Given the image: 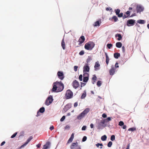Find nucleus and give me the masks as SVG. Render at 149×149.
<instances>
[{
  "mask_svg": "<svg viewBox=\"0 0 149 149\" xmlns=\"http://www.w3.org/2000/svg\"><path fill=\"white\" fill-rule=\"evenodd\" d=\"M129 143L127 144L126 149H130V144L131 143L130 141L129 142Z\"/></svg>",
  "mask_w": 149,
  "mask_h": 149,
  "instance_id": "obj_62",
  "label": "nucleus"
},
{
  "mask_svg": "<svg viewBox=\"0 0 149 149\" xmlns=\"http://www.w3.org/2000/svg\"><path fill=\"white\" fill-rule=\"evenodd\" d=\"M78 66L77 65H74V71L75 72H77L78 70Z\"/></svg>",
  "mask_w": 149,
  "mask_h": 149,
  "instance_id": "obj_56",
  "label": "nucleus"
},
{
  "mask_svg": "<svg viewBox=\"0 0 149 149\" xmlns=\"http://www.w3.org/2000/svg\"><path fill=\"white\" fill-rule=\"evenodd\" d=\"M114 12L116 13V15H117L120 13V10L119 8L116 9L114 10Z\"/></svg>",
  "mask_w": 149,
  "mask_h": 149,
  "instance_id": "obj_35",
  "label": "nucleus"
},
{
  "mask_svg": "<svg viewBox=\"0 0 149 149\" xmlns=\"http://www.w3.org/2000/svg\"><path fill=\"white\" fill-rule=\"evenodd\" d=\"M51 146V142L49 141H47L43 145L42 149H48L50 148Z\"/></svg>",
  "mask_w": 149,
  "mask_h": 149,
  "instance_id": "obj_15",
  "label": "nucleus"
},
{
  "mask_svg": "<svg viewBox=\"0 0 149 149\" xmlns=\"http://www.w3.org/2000/svg\"><path fill=\"white\" fill-rule=\"evenodd\" d=\"M84 116H85L83 115V114L81 113L77 116L76 120L78 119V120H81Z\"/></svg>",
  "mask_w": 149,
  "mask_h": 149,
  "instance_id": "obj_26",
  "label": "nucleus"
},
{
  "mask_svg": "<svg viewBox=\"0 0 149 149\" xmlns=\"http://www.w3.org/2000/svg\"><path fill=\"white\" fill-rule=\"evenodd\" d=\"M100 65L98 61L95 62L94 66L95 70L97 71L99 70L100 69Z\"/></svg>",
  "mask_w": 149,
  "mask_h": 149,
  "instance_id": "obj_20",
  "label": "nucleus"
},
{
  "mask_svg": "<svg viewBox=\"0 0 149 149\" xmlns=\"http://www.w3.org/2000/svg\"><path fill=\"white\" fill-rule=\"evenodd\" d=\"M24 131H21L19 133V137H20L21 136L23 137L24 136Z\"/></svg>",
  "mask_w": 149,
  "mask_h": 149,
  "instance_id": "obj_47",
  "label": "nucleus"
},
{
  "mask_svg": "<svg viewBox=\"0 0 149 149\" xmlns=\"http://www.w3.org/2000/svg\"><path fill=\"white\" fill-rule=\"evenodd\" d=\"M28 144L27 143H26L25 142H24V143H23V144L22 145H21V147H22V148H24V147Z\"/></svg>",
  "mask_w": 149,
  "mask_h": 149,
  "instance_id": "obj_60",
  "label": "nucleus"
},
{
  "mask_svg": "<svg viewBox=\"0 0 149 149\" xmlns=\"http://www.w3.org/2000/svg\"><path fill=\"white\" fill-rule=\"evenodd\" d=\"M90 64L85 63L83 67V75L85 76L86 74H89L90 70Z\"/></svg>",
  "mask_w": 149,
  "mask_h": 149,
  "instance_id": "obj_4",
  "label": "nucleus"
},
{
  "mask_svg": "<svg viewBox=\"0 0 149 149\" xmlns=\"http://www.w3.org/2000/svg\"><path fill=\"white\" fill-rule=\"evenodd\" d=\"M18 132H16L15 133H14L11 136H10V138L11 139H13V138H15V137L17 135V134H18Z\"/></svg>",
  "mask_w": 149,
  "mask_h": 149,
  "instance_id": "obj_40",
  "label": "nucleus"
},
{
  "mask_svg": "<svg viewBox=\"0 0 149 149\" xmlns=\"http://www.w3.org/2000/svg\"><path fill=\"white\" fill-rule=\"evenodd\" d=\"M92 60V58H91V57L90 56H88L86 60V63H87V64H88Z\"/></svg>",
  "mask_w": 149,
  "mask_h": 149,
  "instance_id": "obj_33",
  "label": "nucleus"
},
{
  "mask_svg": "<svg viewBox=\"0 0 149 149\" xmlns=\"http://www.w3.org/2000/svg\"><path fill=\"white\" fill-rule=\"evenodd\" d=\"M86 75L87 76H83V81L84 82L87 83L89 79V74H86Z\"/></svg>",
  "mask_w": 149,
  "mask_h": 149,
  "instance_id": "obj_22",
  "label": "nucleus"
},
{
  "mask_svg": "<svg viewBox=\"0 0 149 149\" xmlns=\"http://www.w3.org/2000/svg\"><path fill=\"white\" fill-rule=\"evenodd\" d=\"M74 133H72L71 134V135L70 137V138L68 139L67 143H66V145H68V144L70 143H72L73 140V139L74 138Z\"/></svg>",
  "mask_w": 149,
  "mask_h": 149,
  "instance_id": "obj_18",
  "label": "nucleus"
},
{
  "mask_svg": "<svg viewBox=\"0 0 149 149\" xmlns=\"http://www.w3.org/2000/svg\"><path fill=\"white\" fill-rule=\"evenodd\" d=\"M136 16V14L135 13H132L131 15L129 17L130 18L134 16Z\"/></svg>",
  "mask_w": 149,
  "mask_h": 149,
  "instance_id": "obj_61",
  "label": "nucleus"
},
{
  "mask_svg": "<svg viewBox=\"0 0 149 149\" xmlns=\"http://www.w3.org/2000/svg\"><path fill=\"white\" fill-rule=\"evenodd\" d=\"M78 79L80 81H83V75L82 74H80L79 76Z\"/></svg>",
  "mask_w": 149,
  "mask_h": 149,
  "instance_id": "obj_49",
  "label": "nucleus"
},
{
  "mask_svg": "<svg viewBox=\"0 0 149 149\" xmlns=\"http://www.w3.org/2000/svg\"><path fill=\"white\" fill-rule=\"evenodd\" d=\"M102 84V81H101L98 80L96 82V85L97 86L99 87L101 86Z\"/></svg>",
  "mask_w": 149,
  "mask_h": 149,
  "instance_id": "obj_32",
  "label": "nucleus"
},
{
  "mask_svg": "<svg viewBox=\"0 0 149 149\" xmlns=\"http://www.w3.org/2000/svg\"><path fill=\"white\" fill-rule=\"evenodd\" d=\"M72 85L74 88L76 89L79 86L80 84L79 82L77 80L75 79L73 81Z\"/></svg>",
  "mask_w": 149,
  "mask_h": 149,
  "instance_id": "obj_14",
  "label": "nucleus"
},
{
  "mask_svg": "<svg viewBox=\"0 0 149 149\" xmlns=\"http://www.w3.org/2000/svg\"><path fill=\"white\" fill-rule=\"evenodd\" d=\"M85 53V52L84 50H81L79 53V55L80 56L83 55Z\"/></svg>",
  "mask_w": 149,
  "mask_h": 149,
  "instance_id": "obj_52",
  "label": "nucleus"
},
{
  "mask_svg": "<svg viewBox=\"0 0 149 149\" xmlns=\"http://www.w3.org/2000/svg\"><path fill=\"white\" fill-rule=\"evenodd\" d=\"M45 108L42 106L40 107L37 111V114L36 115V116L38 117L41 115V114H43L45 112Z\"/></svg>",
  "mask_w": 149,
  "mask_h": 149,
  "instance_id": "obj_11",
  "label": "nucleus"
},
{
  "mask_svg": "<svg viewBox=\"0 0 149 149\" xmlns=\"http://www.w3.org/2000/svg\"><path fill=\"white\" fill-rule=\"evenodd\" d=\"M124 124V122L122 121H120L119 122L118 125L122 127Z\"/></svg>",
  "mask_w": 149,
  "mask_h": 149,
  "instance_id": "obj_50",
  "label": "nucleus"
},
{
  "mask_svg": "<svg viewBox=\"0 0 149 149\" xmlns=\"http://www.w3.org/2000/svg\"><path fill=\"white\" fill-rule=\"evenodd\" d=\"M107 139V136L105 134H104L101 137V139L102 141H106Z\"/></svg>",
  "mask_w": 149,
  "mask_h": 149,
  "instance_id": "obj_30",
  "label": "nucleus"
},
{
  "mask_svg": "<svg viewBox=\"0 0 149 149\" xmlns=\"http://www.w3.org/2000/svg\"><path fill=\"white\" fill-rule=\"evenodd\" d=\"M70 148V149H81L80 145H78V143L77 141L72 143Z\"/></svg>",
  "mask_w": 149,
  "mask_h": 149,
  "instance_id": "obj_7",
  "label": "nucleus"
},
{
  "mask_svg": "<svg viewBox=\"0 0 149 149\" xmlns=\"http://www.w3.org/2000/svg\"><path fill=\"white\" fill-rule=\"evenodd\" d=\"M90 110V108H87L84 109L81 113L85 116L89 112Z\"/></svg>",
  "mask_w": 149,
  "mask_h": 149,
  "instance_id": "obj_23",
  "label": "nucleus"
},
{
  "mask_svg": "<svg viewBox=\"0 0 149 149\" xmlns=\"http://www.w3.org/2000/svg\"><path fill=\"white\" fill-rule=\"evenodd\" d=\"M66 116L64 115L62 116L61 118L60 119V121L61 122H63L65 119Z\"/></svg>",
  "mask_w": 149,
  "mask_h": 149,
  "instance_id": "obj_45",
  "label": "nucleus"
},
{
  "mask_svg": "<svg viewBox=\"0 0 149 149\" xmlns=\"http://www.w3.org/2000/svg\"><path fill=\"white\" fill-rule=\"evenodd\" d=\"M109 122L111 120L112 117H108L106 118Z\"/></svg>",
  "mask_w": 149,
  "mask_h": 149,
  "instance_id": "obj_63",
  "label": "nucleus"
},
{
  "mask_svg": "<svg viewBox=\"0 0 149 149\" xmlns=\"http://www.w3.org/2000/svg\"><path fill=\"white\" fill-rule=\"evenodd\" d=\"M123 13L122 12H121L119 13L117 17L119 18L122 17L123 16Z\"/></svg>",
  "mask_w": 149,
  "mask_h": 149,
  "instance_id": "obj_51",
  "label": "nucleus"
},
{
  "mask_svg": "<svg viewBox=\"0 0 149 149\" xmlns=\"http://www.w3.org/2000/svg\"><path fill=\"white\" fill-rule=\"evenodd\" d=\"M122 60L121 61H119V63L121 65H123L125 63V62L128 60L127 58H126V59H125V60H126L125 61H124L123 60L122 58Z\"/></svg>",
  "mask_w": 149,
  "mask_h": 149,
  "instance_id": "obj_36",
  "label": "nucleus"
},
{
  "mask_svg": "<svg viewBox=\"0 0 149 149\" xmlns=\"http://www.w3.org/2000/svg\"><path fill=\"white\" fill-rule=\"evenodd\" d=\"M54 99L52 95H49L48 96L45 100V104L47 106L50 105L53 101Z\"/></svg>",
  "mask_w": 149,
  "mask_h": 149,
  "instance_id": "obj_6",
  "label": "nucleus"
},
{
  "mask_svg": "<svg viewBox=\"0 0 149 149\" xmlns=\"http://www.w3.org/2000/svg\"><path fill=\"white\" fill-rule=\"evenodd\" d=\"M72 107V104L71 103H68L67 104L64 106L63 108L62 112L63 113L66 112L68 110L70 109Z\"/></svg>",
  "mask_w": 149,
  "mask_h": 149,
  "instance_id": "obj_10",
  "label": "nucleus"
},
{
  "mask_svg": "<svg viewBox=\"0 0 149 149\" xmlns=\"http://www.w3.org/2000/svg\"><path fill=\"white\" fill-rule=\"evenodd\" d=\"M52 86V88L51 89L52 93L61 92L64 88V85L61 81H57L54 82Z\"/></svg>",
  "mask_w": 149,
  "mask_h": 149,
  "instance_id": "obj_1",
  "label": "nucleus"
},
{
  "mask_svg": "<svg viewBox=\"0 0 149 149\" xmlns=\"http://www.w3.org/2000/svg\"><path fill=\"white\" fill-rule=\"evenodd\" d=\"M61 45L63 49L65 50V42L64 41V37H63V38L61 42Z\"/></svg>",
  "mask_w": 149,
  "mask_h": 149,
  "instance_id": "obj_27",
  "label": "nucleus"
},
{
  "mask_svg": "<svg viewBox=\"0 0 149 149\" xmlns=\"http://www.w3.org/2000/svg\"><path fill=\"white\" fill-rule=\"evenodd\" d=\"M85 40L84 36L83 35H81L79 38L78 40L77 41V42H79V45H81L85 41Z\"/></svg>",
  "mask_w": 149,
  "mask_h": 149,
  "instance_id": "obj_16",
  "label": "nucleus"
},
{
  "mask_svg": "<svg viewBox=\"0 0 149 149\" xmlns=\"http://www.w3.org/2000/svg\"><path fill=\"white\" fill-rule=\"evenodd\" d=\"M116 47L118 48H120L122 46V44L120 42H117L116 43Z\"/></svg>",
  "mask_w": 149,
  "mask_h": 149,
  "instance_id": "obj_29",
  "label": "nucleus"
},
{
  "mask_svg": "<svg viewBox=\"0 0 149 149\" xmlns=\"http://www.w3.org/2000/svg\"><path fill=\"white\" fill-rule=\"evenodd\" d=\"M87 139V137L86 136H84L82 139V142H84Z\"/></svg>",
  "mask_w": 149,
  "mask_h": 149,
  "instance_id": "obj_54",
  "label": "nucleus"
},
{
  "mask_svg": "<svg viewBox=\"0 0 149 149\" xmlns=\"http://www.w3.org/2000/svg\"><path fill=\"white\" fill-rule=\"evenodd\" d=\"M112 144L113 143L112 141H109L107 143V146L108 147L110 148L111 147Z\"/></svg>",
  "mask_w": 149,
  "mask_h": 149,
  "instance_id": "obj_43",
  "label": "nucleus"
},
{
  "mask_svg": "<svg viewBox=\"0 0 149 149\" xmlns=\"http://www.w3.org/2000/svg\"><path fill=\"white\" fill-rule=\"evenodd\" d=\"M95 45V43L92 41H89L84 45V48L86 50L91 51L93 49Z\"/></svg>",
  "mask_w": 149,
  "mask_h": 149,
  "instance_id": "obj_2",
  "label": "nucleus"
},
{
  "mask_svg": "<svg viewBox=\"0 0 149 149\" xmlns=\"http://www.w3.org/2000/svg\"><path fill=\"white\" fill-rule=\"evenodd\" d=\"M123 36L120 33H117L115 35V37L118 40L120 41L122 39Z\"/></svg>",
  "mask_w": 149,
  "mask_h": 149,
  "instance_id": "obj_21",
  "label": "nucleus"
},
{
  "mask_svg": "<svg viewBox=\"0 0 149 149\" xmlns=\"http://www.w3.org/2000/svg\"><path fill=\"white\" fill-rule=\"evenodd\" d=\"M102 19L101 18H99L97 19L96 21L93 24V26L94 27L100 26L102 22Z\"/></svg>",
  "mask_w": 149,
  "mask_h": 149,
  "instance_id": "obj_13",
  "label": "nucleus"
},
{
  "mask_svg": "<svg viewBox=\"0 0 149 149\" xmlns=\"http://www.w3.org/2000/svg\"><path fill=\"white\" fill-rule=\"evenodd\" d=\"M33 139V137L32 136H30L26 140L25 142L28 144Z\"/></svg>",
  "mask_w": 149,
  "mask_h": 149,
  "instance_id": "obj_34",
  "label": "nucleus"
},
{
  "mask_svg": "<svg viewBox=\"0 0 149 149\" xmlns=\"http://www.w3.org/2000/svg\"><path fill=\"white\" fill-rule=\"evenodd\" d=\"M117 70L115 68L114 66L112 65L111 66V68L109 70V72L110 75L113 76L115 73V72H116Z\"/></svg>",
  "mask_w": 149,
  "mask_h": 149,
  "instance_id": "obj_12",
  "label": "nucleus"
},
{
  "mask_svg": "<svg viewBox=\"0 0 149 149\" xmlns=\"http://www.w3.org/2000/svg\"><path fill=\"white\" fill-rule=\"evenodd\" d=\"M101 120L102 121V122L103 123V124L104 123L108 124L109 123V122L106 118L104 119H102V120Z\"/></svg>",
  "mask_w": 149,
  "mask_h": 149,
  "instance_id": "obj_41",
  "label": "nucleus"
},
{
  "mask_svg": "<svg viewBox=\"0 0 149 149\" xmlns=\"http://www.w3.org/2000/svg\"><path fill=\"white\" fill-rule=\"evenodd\" d=\"M136 13L140 14L144 10V8L141 5L138 4L136 7Z\"/></svg>",
  "mask_w": 149,
  "mask_h": 149,
  "instance_id": "obj_9",
  "label": "nucleus"
},
{
  "mask_svg": "<svg viewBox=\"0 0 149 149\" xmlns=\"http://www.w3.org/2000/svg\"><path fill=\"white\" fill-rule=\"evenodd\" d=\"M118 64L119 63L118 61H116L115 63V66H114L115 68L116 69L117 68H119V65H118Z\"/></svg>",
  "mask_w": 149,
  "mask_h": 149,
  "instance_id": "obj_46",
  "label": "nucleus"
},
{
  "mask_svg": "<svg viewBox=\"0 0 149 149\" xmlns=\"http://www.w3.org/2000/svg\"><path fill=\"white\" fill-rule=\"evenodd\" d=\"M113 45L111 43H108L107 45V47L108 49H110L112 47Z\"/></svg>",
  "mask_w": 149,
  "mask_h": 149,
  "instance_id": "obj_39",
  "label": "nucleus"
},
{
  "mask_svg": "<svg viewBox=\"0 0 149 149\" xmlns=\"http://www.w3.org/2000/svg\"><path fill=\"white\" fill-rule=\"evenodd\" d=\"M87 83H85V82H80V86L81 87V88H80V89H81V87L84 86L86 85V84Z\"/></svg>",
  "mask_w": 149,
  "mask_h": 149,
  "instance_id": "obj_48",
  "label": "nucleus"
},
{
  "mask_svg": "<svg viewBox=\"0 0 149 149\" xmlns=\"http://www.w3.org/2000/svg\"><path fill=\"white\" fill-rule=\"evenodd\" d=\"M102 117L104 118H106L107 117V113H103L102 115Z\"/></svg>",
  "mask_w": 149,
  "mask_h": 149,
  "instance_id": "obj_59",
  "label": "nucleus"
},
{
  "mask_svg": "<svg viewBox=\"0 0 149 149\" xmlns=\"http://www.w3.org/2000/svg\"><path fill=\"white\" fill-rule=\"evenodd\" d=\"M136 20L133 19H129L126 21L125 24V27L126 25L130 27L134 26L136 24Z\"/></svg>",
  "mask_w": 149,
  "mask_h": 149,
  "instance_id": "obj_5",
  "label": "nucleus"
},
{
  "mask_svg": "<svg viewBox=\"0 0 149 149\" xmlns=\"http://www.w3.org/2000/svg\"><path fill=\"white\" fill-rule=\"evenodd\" d=\"M103 123L102 120H100V121L98 122L97 123V125L96 126L97 129L99 130L103 129Z\"/></svg>",
  "mask_w": 149,
  "mask_h": 149,
  "instance_id": "obj_17",
  "label": "nucleus"
},
{
  "mask_svg": "<svg viewBox=\"0 0 149 149\" xmlns=\"http://www.w3.org/2000/svg\"><path fill=\"white\" fill-rule=\"evenodd\" d=\"M54 126L53 125H51V126H50V127L49 128V129L50 130L52 131L53 130H54Z\"/></svg>",
  "mask_w": 149,
  "mask_h": 149,
  "instance_id": "obj_64",
  "label": "nucleus"
},
{
  "mask_svg": "<svg viewBox=\"0 0 149 149\" xmlns=\"http://www.w3.org/2000/svg\"><path fill=\"white\" fill-rule=\"evenodd\" d=\"M120 56V53L118 52H116L113 54V57L116 59H118Z\"/></svg>",
  "mask_w": 149,
  "mask_h": 149,
  "instance_id": "obj_28",
  "label": "nucleus"
},
{
  "mask_svg": "<svg viewBox=\"0 0 149 149\" xmlns=\"http://www.w3.org/2000/svg\"><path fill=\"white\" fill-rule=\"evenodd\" d=\"M110 139L111 141H113L115 140V136L114 135H112L110 137Z\"/></svg>",
  "mask_w": 149,
  "mask_h": 149,
  "instance_id": "obj_44",
  "label": "nucleus"
},
{
  "mask_svg": "<svg viewBox=\"0 0 149 149\" xmlns=\"http://www.w3.org/2000/svg\"><path fill=\"white\" fill-rule=\"evenodd\" d=\"M92 78H93V80H94L95 81H96L97 80V77L95 74H94L93 75Z\"/></svg>",
  "mask_w": 149,
  "mask_h": 149,
  "instance_id": "obj_57",
  "label": "nucleus"
},
{
  "mask_svg": "<svg viewBox=\"0 0 149 149\" xmlns=\"http://www.w3.org/2000/svg\"><path fill=\"white\" fill-rule=\"evenodd\" d=\"M122 17L123 18V19H125L126 18H130L127 15H126V14H124V15H123V16Z\"/></svg>",
  "mask_w": 149,
  "mask_h": 149,
  "instance_id": "obj_55",
  "label": "nucleus"
},
{
  "mask_svg": "<svg viewBox=\"0 0 149 149\" xmlns=\"http://www.w3.org/2000/svg\"><path fill=\"white\" fill-rule=\"evenodd\" d=\"M131 13V11L128 10L126 12H125V14L126 15H128L129 17H130V15Z\"/></svg>",
  "mask_w": 149,
  "mask_h": 149,
  "instance_id": "obj_42",
  "label": "nucleus"
},
{
  "mask_svg": "<svg viewBox=\"0 0 149 149\" xmlns=\"http://www.w3.org/2000/svg\"><path fill=\"white\" fill-rule=\"evenodd\" d=\"M136 130V128L135 127H134L129 128L128 130V131H131L132 132H134V131Z\"/></svg>",
  "mask_w": 149,
  "mask_h": 149,
  "instance_id": "obj_31",
  "label": "nucleus"
},
{
  "mask_svg": "<svg viewBox=\"0 0 149 149\" xmlns=\"http://www.w3.org/2000/svg\"><path fill=\"white\" fill-rule=\"evenodd\" d=\"M73 93L70 89L67 90L65 92V95L63 98L66 100H68L72 98L73 97Z\"/></svg>",
  "mask_w": 149,
  "mask_h": 149,
  "instance_id": "obj_3",
  "label": "nucleus"
},
{
  "mask_svg": "<svg viewBox=\"0 0 149 149\" xmlns=\"http://www.w3.org/2000/svg\"><path fill=\"white\" fill-rule=\"evenodd\" d=\"M106 57V61H109L110 60L107 53L106 52H104Z\"/></svg>",
  "mask_w": 149,
  "mask_h": 149,
  "instance_id": "obj_38",
  "label": "nucleus"
},
{
  "mask_svg": "<svg viewBox=\"0 0 149 149\" xmlns=\"http://www.w3.org/2000/svg\"><path fill=\"white\" fill-rule=\"evenodd\" d=\"M57 76L58 78L61 80H63L65 77L63 72L61 71H58L57 74Z\"/></svg>",
  "mask_w": 149,
  "mask_h": 149,
  "instance_id": "obj_8",
  "label": "nucleus"
},
{
  "mask_svg": "<svg viewBox=\"0 0 149 149\" xmlns=\"http://www.w3.org/2000/svg\"><path fill=\"white\" fill-rule=\"evenodd\" d=\"M105 10L107 11H109L112 13L113 12V9L110 7H107L105 8Z\"/></svg>",
  "mask_w": 149,
  "mask_h": 149,
  "instance_id": "obj_37",
  "label": "nucleus"
},
{
  "mask_svg": "<svg viewBox=\"0 0 149 149\" xmlns=\"http://www.w3.org/2000/svg\"><path fill=\"white\" fill-rule=\"evenodd\" d=\"M110 21L113 22H116L118 21V17L116 15H114L111 17L109 18Z\"/></svg>",
  "mask_w": 149,
  "mask_h": 149,
  "instance_id": "obj_19",
  "label": "nucleus"
},
{
  "mask_svg": "<svg viewBox=\"0 0 149 149\" xmlns=\"http://www.w3.org/2000/svg\"><path fill=\"white\" fill-rule=\"evenodd\" d=\"M136 22L139 24H143L146 23V21L144 19H139L136 21Z\"/></svg>",
  "mask_w": 149,
  "mask_h": 149,
  "instance_id": "obj_24",
  "label": "nucleus"
},
{
  "mask_svg": "<svg viewBox=\"0 0 149 149\" xmlns=\"http://www.w3.org/2000/svg\"><path fill=\"white\" fill-rule=\"evenodd\" d=\"M87 94L86 90H84L83 93L81 94V98L82 99H84L86 96Z\"/></svg>",
  "mask_w": 149,
  "mask_h": 149,
  "instance_id": "obj_25",
  "label": "nucleus"
},
{
  "mask_svg": "<svg viewBox=\"0 0 149 149\" xmlns=\"http://www.w3.org/2000/svg\"><path fill=\"white\" fill-rule=\"evenodd\" d=\"M87 128V126L86 125H84L81 128V130L83 131H85Z\"/></svg>",
  "mask_w": 149,
  "mask_h": 149,
  "instance_id": "obj_53",
  "label": "nucleus"
},
{
  "mask_svg": "<svg viewBox=\"0 0 149 149\" xmlns=\"http://www.w3.org/2000/svg\"><path fill=\"white\" fill-rule=\"evenodd\" d=\"M70 126L68 125H67L65 126V127H64V129L65 130H69L70 129Z\"/></svg>",
  "mask_w": 149,
  "mask_h": 149,
  "instance_id": "obj_58",
  "label": "nucleus"
}]
</instances>
